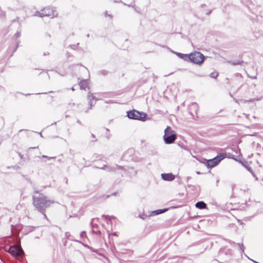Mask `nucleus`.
<instances>
[{
	"label": "nucleus",
	"mask_w": 263,
	"mask_h": 263,
	"mask_svg": "<svg viewBox=\"0 0 263 263\" xmlns=\"http://www.w3.org/2000/svg\"><path fill=\"white\" fill-rule=\"evenodd\" d=\"M79 86L81 89L86 90L89 89L88 83L86 80H81L79 82Z\"/></svg>",
	"instance_id": "1a4fd4ad"
},
{
	"label": "nucleus",
	"mask_w": 263,
	"mask_h": 263,
	"mask_svg": "<svg viewBox=\"0 0 263 263\" xmlns=\"http://www.w3.org/2000/svg\"><path fill=\"white\" fill-rule=\"evenodd\" d=\"M87 99L90 105V108H91L92 106L96 104L97 99H96L93 93L90 92H89L87 95Z\"/></svg>",
	"instance_id": "6e6552de"
},
{
	"label": "nucleus",
	"mask_w": 263,
	"mask_h": 263,
	"mask_svg": "<svg viewBox=\"0 0 263 263\" xmlns=\"http://www.w3.org/2000/svg\"><path fill=\"white\" fill-rule=\"evenodd\" d=\"M42 157H43V158H47V157L46 156H43Z\"/></svg>",
	"instance_id": "dca6fc26"
},
{
	"label": "nucleus",
	"mask_w": 263,
	"mask_h": 263,
	"mask_svg": "<svg viewBox=\"0 0 263 263\" xmlns=\"http://www.w3.org/2000/svg\"><path fill=\"white\" fill-rule=\"evenodd\" d=\"M41 14L45 16H54V11L52 8L45 7L41 10Z\"/></svg>",
	"instance_id": "0eeeda50"
},
{
	"label": "nucleus",
	"mask_w": 263,
	"mask_h": 263,
	"mask_svg": "<svg viewBox=\"0 0 263 263\" xmlns=\"http://www.w3.org/2000/svg\"><path fill=\"white\" fill-rule=\"evenodd\" d=\"M195 206L199 209H205L206 204L203 201H199L196 203Z\"/></svg>",
	"instance_id": "f8f14e48"
},
{
	"label": "nucleus",
	"mask_w": 263,
	"mask_h": 263,
	"mask_svg": "<svg viewBox=\"0 0 263 263\" xmlns=\"http://www.w3.org/2000/svg\"><path fill=\"white\" fill-rule=\"evenodd\" d=\"M212 74H213L212 77H214V78H216L217 76H218V74L217 73H212Z\"/></svg>",
	"instance_id": "2eb2a0df"
},
{
	"label": "nucleus",
	"mask_w": 263,
	"mask_h": 263,
	"mask_svg": "<svg viewBox=\"0 0 263 263\" xmlns=\"http://www.w3.org/2000/svg\"><path fill=\"white\" fill-rule=\"evenodd\" d=\"M204 60V56L200 52H194L190 53V62L196 64L201 65Z\"/></svg>",
	"instance_id": "20e7f679"
},
{
	"label": "nucleus",
	"mask_w": 263,
	"mask_h": 263,
	"mask_svg": "<svg viewBox=\"0 0 263 263\" xmlns=\"http://www.w3.org/2000/svg\"><path fill=\"white\" fill-rule=\"evenodd\" d=\"M167 211V209H164L163 210H157L155 211H153V213L155 215H158L161 213H163Z\"/></svg>",
	"instance_id": "ddd939ff"
},
{
	"label": "nucleus",
	"mask_w": 263,
	"mask_h": 263,
	"mask_svg": "<svg viewBox=\"0 0 263 263\" xmlns=\"http://www.w3.org/2000/svg\"><path fill=\"white\" fill-rule=\"evenodd\" d=\"M177 55L183 59L185 61L190 60V54H183L181 53H178Z\"/></svg>",
	"instance_id": "9b49d317"
},
{
	"label": "nucleus",
	"mask_w": 263,
	"mask_h": 263,
	"mask_svg": "<svg viewBox=\"0 0 263 263\" xmlns=\"http://www.w3.org/2000/svg\"><path fill=\"white\" fill-rule=\"evenodd\" d=\"M227 157L226 153H220L215 158L207 160V166L209 167H214Z\"/></svg>",
	"instance_id": "7ed1b4c3"
},
{
	"label": "nucleus",
	"mask_w": 263,
	"mask_h": 263,
	"mask_svg": "<svg viewBox=\"0 0 263 263\" xmlns=\"http://www.w3.org/2000/svg\"><path fill=\"white\" fill-rule=\"evenodd\" d=\"M54 203V201L47 199V197L40 195V197H33V205L37 210L43 213L45 211V208L49 206L51 204Z\"/></svg>",
	"instance_id": "f257e3e1"
},
{
	"label": "nucleus",
	"mask_w": 263,
	"mask_h": 263,
	"mask_svg": "<svg viewBox=\"0 0 263 263\" xmlns=\"http://www.w3.org/2000/svg\"><path fill=\"white\" fill-rule=\"evenodd\" d=\"M177 138L175 132L170 126H167L164 130L163 139L166 144H172Z\"/></svg>",
	"instance_id": "f03ea898"
},
{
	"label": "nucleus",
	"mask_w": 263,
	"mask_h": 263,
	"mask_svg": "<svg viewBox=\"0 0 263 263\" xmlns=\"http://www.w3.org/2000/svg\"><path fill=\"white\" fill-rule=\"evenodd\" d=\"M161 176L163 179L166 181H172L175 178V176L171 173L162 174Z\"/></svg>",
	"instance_id": "9d476101"
},
{
	"label": "nucleus",
	"mask_w": 263,
	"mask_h": 263,
	"mask_svg": "<svg viewBox=\"0 0 263 263\" xmlns=\"http://www.w3.org/2000/svg\"><path fill=\"white\" fill-rule=\"evenodd\" d=\"M127 116L130 119L144 121L146 117V114L136 110H133L127 112Z\"/></svg>",
	"instance_id": "39448f33"
},
{
	"label": "nucleus",
	"mask_w": 263,
	"mask_h": 263,
	"mask_svg": "<svg viewBox=\"0 0 263 263\" xmlns=\"http://www.w3.org/2000/svg\"><path fill=\"white\" fill-rule=\"evenodd\" d=\"M242 63H243L242 61H240L238 62V63H235L234 64H235H235L241 65V64H242Z\"/></svg>",
	"instance_id": "4468645a"
},
{
	"label": "nucleus",
	"mask_w": 263,
	"mask_h": 263,
	"mask_svg": "<svg viewBox=\"0 0 263 263\" xmlns=\"http://www.w3.org/2000/svg\"><path fill=\"white\" fill-rule=\"evenodd\" d=\"M9 252L12 255L16 257L21 256L24 252L21 247L18 246H14L10 247Z\"/></svg>",
	"instance_id": "423d86ee"
}]
</instances>
